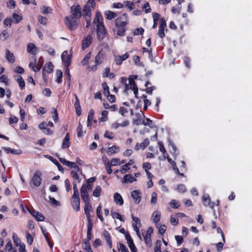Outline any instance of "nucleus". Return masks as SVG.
<instances>
[{"label":"nucleus","instance_id":"nucleus-10","mask_svg":"<svg viewBox=\"0 0 252 252\" xmlns=\"http://www.w3.org/2000/svg\"><path fill=\"white\" fill-rule=\"evenodd\" d=\"M62 62L64 63L65 66L68 67L71 63V57L68 55V52L64 51L61 55Z\"/></svg>","mask_w":252,"mask_h":252},{"label":"nucleus","instance_id":"nucleus-26","mask_svg":"<svg viewBox=\"0 0 252 252\" xmlns=\"http://www.w3.org/2000/svg\"><path fill=\"white\" fill-rule=\"evenodd\" d=\"M93 23L94 24H96L97 25H102L103 23V18L100 13L97 12L95 14V17Z\"/></svg>","mask_w":252,"mask_h":252},{"label":"nucleus","instance_id":"nucleus-18","mask_svg":"<svg viewBox=\"0 0 252 252\" xmlns=\"http://www.w3.org/2000/svg\"><path fill=\"white\" fill-rule=\"evenodd\" d=\"M114 202L118 205H122L124 204V200L121 194L118 192L114 194Z\"/></svg>","mask_w":252,"mask_h":252},{"label":"nucleus","instance_id":"nucleus-30","mask_svg":"<svg viewBox=\"0 0 252 252\" xmlns=\"http://www.w3.org/2000/svg\"><path fill=\"white\" fill-rule=\"evenodd\" d=\"M94 111L93 109H91L88 113L87 120V126L88 127L92 125V121L93 120Z\"/></svg>","mask_w":252,"mask_h":252},{"label":"nucleus","instance_id":"nucleus-56","mask_svg":"<svg viewBox=\"0 0 252 252\" xmlns=\"http://www.w3.org/2000/svg\"><path fill=\"white\" fill-rule=\"evenodd\" d=\"M151 196H152L151 199L150 201L151 203L155 204L156 203L157 201V197H158L157 194L156 192H152Z\"/></svg>","mask_w":252,"mask_h":252},{"label":"nucleus","instance_id":"nucleus-4","mask_svg":"<svg viewBox=\"0 0 252 252\" xmlns=\"http://www.w3.org/2000/svg\"><path fill=\"white\" fill-rule=\"evenodd\" d=\"M65 24L70 30L73 31L77 29L78 27V19L75 18L73 16H69L68 17H66L65 18Z\"/></svg>","mask_w":252,"mask_h":252},{"label":"nucleus","instance_id":"nucleus-36","mask_svg":"<svg viewBox=\"0 0 252 252\" xmlns=\"http://www.w3.org/2000/svg\"><path fill=\"white\" fill-rule=\"evenodd\" d=\"M57 79L56 81L58 83H61L62 82L63 72L61 70H57L56 71Z\"/></svg>","mask_w":252,"mask_h":252},{"label":"nucleus","instance_id":"nucleus-54","mask_svg":"<svg viewBox=\"0 0 252 252\" xmlns=\"http://www.w3.org/2000/svg\"><path fill=\"white\" fill-rule=\"evenodd\" d=\"M118 250L120 252H129L126 247L121 243L119 244Z\"/></svg>","mask_w":252,"mask_h":252},{"label":"nucleus","instance_id":"nucleus-42","mask_svg":"<svg viewBox=\"0 0 252 252\" xmlns=\"http://www.w3.org/2000/svg\"><path fill=\"white\" fill-rule=\"evenodd\" d=\"M26 238H27V243L30 245H31L33 241V237L27 231H26Z\"/></svg>","mask_w":252,"mask_h":252},{"label":"nucleus","instance_id":"nucleus-5","mask_svg":"<svg viewBox=\"0 0 252 252\" xmlns=\"http://www.w3.org/2000/svg\"><path fill=\"white\" fill-rule=\"evenodd\" d=\"M104 59V54L102 52V50L99 51L95 58V64L93 66H89V69L92 71H95L97 69V65L102 63Z\"/></svg>","mask_w":252,"mask_h":252},{"label":"nucleus","instance_id":"nucleus-35","mask_svg":"<svg viewBox=\"0 0 252 252\" xmlns=\"http://www.w3.org/2000/svg\"><path fill=\"white\" fill-rule=\"evenodd\" d=\"M44 66H46V72L48 73H51L53 71L54 66L51 62L48 63L47 64H46Z\"/></svg>","mask_w":252,"mask_h":252},{"label":"nucleus","instance_id":"nucleus-14","mask_svg":"<svg viewBox=\"0 0 252 252\" xmlns=\"http://www.w3.org/2000/svg\"><path fill=\"white\" fill-rule=\"evenodd\" d=\"M5 57L7 61L10 63H13L15 62V58L14 56V54L8 49L5 50Z\"/></svg>","mask_w":252,"mask_h":252},{"label":"nucleus","instance_id":"nucleus-47","mask_svg":"<svg viewBox=\"0 0 252 252\" xmlns=\"http://www.w3.org/2000/svg\"><path fill=\"white\" fill-rule=\"evenodd\" d=\"M41 12L44 14H47L50 13L52 10V9L50 7L44 6L41 8Z\"/></svg>","mask_w":252,"mask_h":252},{"label":"nucleus","instance_id":"nucleus-52","mask_svg":"<svg viewBox=\"0 0 252 252\" xmlns=\"http://www.w3.org/2000/svg\"><path fill=\"white\" fill-rule=\"evenodd\" d=\"M177 190L181 193H184L187 191L185 186L183 184H179L177 187Z\"/></svg>","mask_w":252,"mask_h":252},{"label":"nucleus","instance_id":"nucleus-51","mask_svg":"<svg viewBox=\"0 0 252 252\" xmlns=\"http://www.w3.org/2000/svg\"><path fill=\"white\" fill-rule=\"evenodd\" d=\"M44 63L43 59L42 57L39 58L37 65H36V69H37V71H38L40 70L43 64Z\"/></svg>","mask_w":252,"mask_h":252},{"label":"nucleus","instance_id":"nucleus-48","mask_svg":"<svg viewBox=\"0 0 252 252\" xmlns=\"http://www.w3.org/2000/svg\"><path fill=\"white\" fill-rule=\"evenodd\" d=\"M101 188L99 186H96L93 191V195L98 197L100 195Z\"/></svg>","mask_w":252,"mask_h":252},{"label":"nucleus","instance_id":"nucleus-45","mask_svg":"<svg viewBox=\"0 0 252 252\" xmlns=\"http://www.w3.org/2000/svg\"><path fill=\"white\" fill-rule=\"evenodd\" d=\"M102 87L103 89V93L105 95H107L110 94L109 87L106 82H104L102 84Z\"/></svg>","mask_w":252,"mask_h":252},{"label":"nucleus","instance_id":"nucleus-40","mask_svg":"<svg viewBox=\"0 0 252 252\" xmlns=\"http://www.w3.org/2000/svg\"><path fill=\"white\" fill-rule=\"evenodd\" d=\"M170 205L173 208L177 209L180 206V204L178 201L173 199L171 200Z\"/></svg>","mask_w":252,"mask_h":252},{"label":"nucleus","instance_id":"nucleus-2","mask_svg":"<svg viewBox=\"0 0 252 252\" xmlns=\"http://www.w3.org/2000/svg\"><path fill=\"white\" fill-rule=\"evenodd\" d=\"M95 6V0H89L83 7V16L85 18H86V17H91V11L94 8Z\"/></svg>","mask_w":252,"mask_h":252},{"label":"nucleus","instance_id":"nucleus-13","mask_svg":"<svg viewBox=\"0 0 252 252\" xmlns=\"http://www.w3.org/2000/svg\"><path fill=\"white\" fill-rule=\"evenodd\" d=\"M27 209L30 213V214L36 219L37 221H42L44 220L45 218L41 213L35 211H32L28 208H27Z\"/></svg>","mask_w":252,"mask_h":252},{"label":"nucleus","instance_id":"nucleus-1","mask_svg":"<svg viewBox=\"0 0 252 252\" xmlns=\"http://www.w3.org/2000/svg\"><path fill=\"white\" fill-rule=\"evenodd\" d=\"M128 18L126 13H124L122 16L118 17L115 20L116 27L117 30V34L123 36L126 30V26L128 24Z\"/></svg>","mask_w":252,"mask_h":252},{"label":"nucleus","instance_id":"nucleus-28","mask_svg":"<svg viewBox=\"0 0 252 252\" xmlns=\"http://www.w3.org/2000/svg\"><path fill=\"white\" fill-rule=\"evenodd\" d=\"M120 151L119 147L113 145L111 147L108 148L107 153L110 155L117 153Z\"/></svg>","mask_w":252,"mask_h":252},{"label":"nucleus","instance_id":"nucleus-33","mask_svg":"<svg viewBox=\"0 0 252 252\" xmlns=\"http://www.w3.org/2000/svg\"><path fill=\"white\" fill-rule=\"evenodd\" d=\"M202 202L204 206H208L211 202V198L208 194H205L202 196Z\"/></svg>","mask_w":252,"mask_h":252},{"label":"nucleus","instance_id":"nucleus-41","mask_svg":"<svg viewBox=\"0 0 252 252\" xmlns=\"http://www.w3.org/2000/svg\"><path fill=\"white\" fill-rule=\"evenodd\" d=\"M13 18L14 19V23L17 24L22 20V16L20 15L14 13L13 14Z\"/></svg>","mask_w":252,"mask_h":252},{"label":"nucleus","instance_id":"nucleus-62","mask_svg":"<svg viewBox=\"0 0 252 252\" xmlns=\"http://www.w3.org/2000/svg\"><path fill=\"white\" fill-rule=\"evenodd\" d=\"M18 119L14 116H12L9 118V123L10 125L16 124L18 122Z\"/></svg>","mask_w":252,"mask_h":252},{"label":"nucleus","instance_id":"nucleus-29","mask_svg":"<svg viewBox=\"0 0 252 252\" xmlns=\"http://www.w3.org/2000/svg\"><path fill=\"white\" fill-rule=\"evenodd\" d=\"M15 78L21 90H23L25 87V83L22 76L20 75H17L15 76Z\"/></svg>","mask_w":252,"mask_h":252},{"label":"nucleus","instance_id":"nucleus-46","mask_svg":"<svg viewBox=\"0 0 252 252\" xmlns=\"http://www.w3.org/2000/svg\"><path fill=\"white\" fill-rule=\"evenodd\" d=\"M112 216L114 219H117L122 221H124V220L123 219L122 216L116 212H111Z\"/></svg>","mask_w":252,"mask_h":252},{"label":"nucleus","instance_id":"nucleus-27","mask_svg":"<svg viewBox=\"0 0 252 252\" xmlns=\"http://www.w3.org/2000/svg\"><path fill=\"white\" fill-rule=\"evenodd\" d=\"M160 213L158 211H154L152 214V219L155 223H157L160 219Z\"/></svg>","mask_w":252,"mask_h":252},{"label":"nucleus","instance_id":"nucleus-9","mask_svg":"<svg viewBox=\"0 0 252 252\" xmlns=\"http://www.w3.org/2000/svg\"><path fill=\"white\" fill-rule=\"evenodd\" d=\"M42 181V179L39 174H34L31 182V186L33 187H39Z\"/></svg>","mask_w":252,"mask_h":252},{"label":"nucleus","instance_id":"nucleus-17","mask_svg":"<svg viewBox=\"0 0 252 252\" xmlns=\"http://www.w3.org/2000/svg\"><path fill=\"white\" fill-rule=\"evenodd\" d=\"M90 201L84 202L85 203V207H84V211L85 213L87 216V220H90L91 218V215L90 213V211H92V206L90 204Z\"/></svg>","mask_w":252,"mask_h":252},{"label":"nucleus","instance_id":"nucleus-60","mask_svg":"<svg viewBox=\"0 0 252 252\" xmlns=\"http://www.w3.org/2000/svg\"><path fill=\"white\" fill-rule=\"evenodd\" d=\"M111 164L112 166H116L118 165H121L120 159L117 158H112L111 161Z\"/></svg>","mask_w":252,"mask_h":252},{"label":"nucleus","instance_id":"nucleus-37","mask_svg":"<svg viewBox=\"0 0 252 252\" xmlns=\"http://www.w3.org/2000/svg\"><path fill=\"white\" fill-rule=\"evenodd\" d=\"M91 53L89 52L88 54H87L85 57L84 58L83 60L82 61V64L83 65H85L88 64L89 63V61L91 58Z\"/></svg>","mask_w":252,"mask_h":252},{"label":"nucleus","instance_id":"nucleus-57","mask_svg":"<svg viewBox=\"0 0 252 252\" xmlns=\"http://www.w3.org/2000/svg\"><path fill=\"white\" fill-rule=\"evenodd\" d=\"M181 2L179 1L178 4V8H176L174 7H173L171 8V11L173 13H180L181 8Z\"/></svg>","mask_w":252,"mask_h":252},{"label":"nucleus","instance_id":"nucleus-63","mask_svg":"<svg viewBox=\"0 0 252 252\" xmlns=\"http://www.w3.org/2000/svg\"><path fill=\"white\" fill-rule=\"evenodd\" d=\"M12 22V20L11 18H7L5 19L3 22V24L5 26H9L10 27Z\"/></svg>","mask_w":252,"mask_h":252},{"label":"nucleus","instance_id":"nucleus-31","mask_svg":"<svg viewBox=\"0 0 252 252\" xmlns=\"http://www.w3.org/2000/svg\"><path fill=\"white\" fill-rule=\"evenodd\" d=\"M137 78V75H133V76H129V77L128 78V81H129V85L130 86V89L131 90H133V89H134V88H137V85L135 83V82L134 80V78L136 79Z\"/></svg>","mask_w":252,"mask_h":252},{"label":"nucleus","instance_id":"nucleus-39","mask_svg":"<svg viewBox=\"0 0 252 252\" xmlns=\"http://www.w3.org/2000/svg\"><path fill=\"white\" fill-rule=\"evenodd\" d=\"M76 130L78 137H81L83 136V126L80 123H79Z\"/></svg>","mask_w":252,"mask_h":252},{"label":"nucleus","instance_id":"nucleus-58","mask_svg":"<svg viewBox=\"0 0 252 252\" xmlns=\"http://www.w3.org/2000/svg\"><path fill=\"white\" fill-rule=\"evenodd\" d=\"M104 136L105 138H108L109 139H112L114 137L113 133L112 132H111V131H109V130H106L105 131V134L104 135Z\"/></svg>","mask_w":252,"mask_h":252},{"label":"nucleus","instance_id":"nucleus-55","mask_svg":"<svg viewBox=\"0 0 252 252\" xmlns=\"http://www.w3.org/2000/svg\"><path fill=\"white\" fill-rule=\"evenodd\" d=\"M144 32V30L143 28H139L137 29H136L133 32V35H139L142 34L143 32Z\"/></svg>","mask_w":252,"mask_h":252},{"label":"nucleus","instance_id":"nucleus-32","mask_svg":"<svg viewBox=\"0 0 252 252\" xmlns=\"http://www.w3.org/2000/svg\"><path fill=\"white\" fill-rule=\"evenodd\" d=\"M136 119H133L132 124L134 125L138 126L142 124V118L140 113H136Z\"/></svg>","mask_w":252,"mask_h":252},{"label":"nucleus","instance_id":"nucleus-49","mask_svg":"<svg viewBox=\"0 0 252 252\" xmlns=\"http://www.w3.org/2000/svg\"><path fill=\"white\" fill-rule=\"evenodd\" d=\"M52 113L53 114L52 118L53 120L56 122L58 121V114L57 110L56 108H52Z\"/></svg>","mask_w":252,"mask_h":252},{"label":"nucleus","instance_id":"nucleus-64","mask_svg":"<svg viewBox=\"0 0 252 252\" xmlns=\"http://www.w3.org/2000/svg\"><path fill=\"white\" fill-rule=\"evenodd\" d=\"M140 144L141 148L144 149L147 146L149 145V141L148 139L146 138L144 140V141L142 143H141Z\"/></svg>","mask_w":252,"mask_h":252},{"label":"nucleus","instance_id":"nucleus-24","mask_svg":"<svg viewBox=\"0 0 252 252\" xmlns=\"http://www.w3.org/2000/svg\"><path fill=\"white\" fill-rule=\"evenodd\" d=\"M71 203L73 208L77 211L80 210V201L79 198H75L71 199Z\"/></svg>","mask_w":252,"mask_h":252},{"label":"nucleus","instance_id":"nucleus-11","mask_svg":"<svg viewBox=\"0 0 252 252\" xmlns=\"http://www.w3.org/2000/svg\"><path fill=\"white\" fill-rule=\"evenodd\" d=\"M81 196L84 202L90 201L89 194L87 190L86 185H83L81 189Z\"/></svg>","mask_w":252,"mask_h":252},{"label":"nucleus","instance_id":"nucleus-53","mask_svg":"<svg viewBox=\"0 0 252 252\" xmlns=\"http://www.w3.org/2000/svg\"><path fill=\"white\" fill-rule=\"evenodd\" d=\"M12 238L15 245L20 247V245H22L21 244L20 239L18 237V236L16 234H13Z\"/></svg>","mask_w":252,"mask_h":252},{"label":"nucleus","instance_id":"nucleus-61","mask_svg":"<svg viewBox=\"0 0 252 252\" xmlns=\"http://www.w3.org/2000/svg\"><path fill=\"white\" fill-rule=\"evenodd\" d=\"M38 19L39 23L44 25H46L47 19L46 17L39 16Z\"/></svg>","mask_w":252,"mask_h":252},{"label":"nucleus","instance_id":"nucleus-12","mask_svg":"<svg viewBox=\"0 0 252 252\" xmlns=\"http://www.w3.org/2000/svg\"><path fill=\"white\" fill-rule=\"evenodd\" d=\"M129 54L128 53H126L122 56H115V61L117 65H121L123 63L124 61H125L129 57Z\"/></svg>","mask_w":252,"mask_h":252},{"label":"nucleus","instance_id":"nucleus-38","mask_svg":"<svg viewBox=\"0 0 252 252\" xmlns=\"http://www.w3.org/2000/svg\"><path fill=\"white\" fill-rule=\"evenodd\" d=\"M161 246V242L160 240H157L154 247V252H161L160 247Z\"/></svg>","mask_w":252,"mask_h":252},{"label":"nucleus","instance_id":"nucleus-44","mask_svg":"<svg viewBox=\"0 0 252 252\" xmlns=\"http://www.w3.org/2000/svg\"><path fill=\"white\" fill-rule=\"evenodd\" d=\"M82 247L85 252L87 250L91 249L90 242L87 240H84L82 243Z\"/></svg>","mask_w":252,"mask_h":252},{"label":"nucleus","instance_id":"nucleus-22","mask_svg":"<svg viewBox=\"0 0 252 252\" xmlns=\"http://www.w3.org/2000/svg\"><path fill=\"white\" fill-rule=\"evenodd\" d=\"M69 138V134L68 133H67L65 136V137L63 140V143L62 144V148L63 149L68 148L70 146Z\"/></svg>","mask_w":252,"mask_h":252},{"label":"nucleus","instance_id":"nucleus-43","mask_svg":"<svg viewBox=\"0 0 252 252\" xmlns=\"http://www.w3.org/2000/svg\"><path fill=\"white\" fill-rule=\"evenodd\" d=\"M127 244L132 252H137V249L133 243V240H130V241H129L127 242Z\"/></svg>","mask_w":252,"mask_h":252},{"label":"nucleus","instance_id":"nucleus-7","mask_svg":"<svg viewBox=\"0 0 252 252\" xmlns=\"http://www.w3.org/2000/svg\"><path fill=\"white\" fill-rule=\"evenodd\" d=\"M71 11L72 15L74 17L77 19H79L81 16V8L80 5L76 6H72L71 7Z\"/></svg>","mask_w":252,"mask_h":252},{"label":"nucleus","instance_id":"nucleus-20","mask_svg":"<svg viewBox=\"0 0 252 252\" xmlns=\"http://www.w3.org/2000/svg\"><path fill=\"white\" fill-rule=\"evenodd\" d=\"M92 37L91 35H88L85 38H84L82 41V48L83 49L88 48L91 42H92Z\"/></svg>","mask_w":252,"mask_h":252},{"label":"nucleus","instance_id":"nucleus-21","mask_svg":"<svg viewBox=\"0 0 252 252\" xmlns=\"http://www.w3.org/2000/svg\"><path fill=\"white\" fill-rule=\"evenodd\" d=\"M103 234L109 247L111 248L112 247V242L110 233L107 231L104 230L103 231Z\"/></svg>","mask_w":252,"mask_h":252},{"label":"nucleus","instance_id":"nucleus-16","mask_svg":"<svg viewBox=\"0 0 252 252\" xmlns=\"http://www.w3.org/2000/svg\"><path fill=\"white\" fill-rule=\"evenodd\" d=\"M141 193L138 190H135L131 192V197L134 200L135 202L138 204L141 200Z\"/></svg>","mask_w":252,"mask_h":252},{"label":"nucleus","instance_id":"nucleus-3","mask_svg":"<svg viewBox=\"0 0 252 252\" xmlns=\"http://www.w3.org/2000/svg\"><path fill=\"white\" fill-rule=\"evenodd\" d=\"M153 232V229L150 227L148 228L147 231L142 230V234L144 237V240L146 245L151 247L152 246L151 234Z\"/></svg>","mask_w":252,"mask_h":252},{"label":"nucleus","instance_id":"nucleus-34","mask_svg":"<svg viewBox=\"0 0 252 252\" xmlns=\"http://www.w3.org/2000/svg\"><path fill=\"white\" fill-rule=\"evenodd\" d=\"M105 15L108 20H112L117 17V14L111 11H106L105 13Z\"/></svg>","mask_w":252,"mask_h":252},{"label":"nucleus","instance_id":"nucleus-25","mask_svg":"<svg viewBox=\"0 0 252 252\" xmlns=\"http://www.w3.org/2000/svg\"><path fill=\"white\" fill-rule=\"evenodd\" d=\"M2 148L7 154L10 153L13 155H18L22 153V151L20 150L12 149L9 147H3Z\"/></svg>","mask_w":252,"mask_h":252},{"label":"nucleus","instance_id":"nucleus-59","mask_svg":"<svg viewBox=\"0 0 252 252\" xmlns=\"http://www.w3.org/2000/svg\"><path fill=\"white\" fill-rule=\"evenodd\" d=\"M143 168L144 169L146 173H151L150 172L148 171V170L151 168V165L150 163H144L143 164Z\"/></svg>","mask_w":252,"mask_h":252},{"label":"nucleus","instance_id":"nucleus-50","mask_svg":"<svg viewBox=\"0 0 252 252\" xmlns=\"http://www.w3.org/2000/svg\"><path fill=\"white\" fill-rule=\"evenodd\" d=\"M108 111L106 110L102 112L101 118L100 119L101 122H106L108 120Z\"/></svg>","mask_w":252,"mask_h":252},{"label":"nucleus","instance_id":"nucleus-6","mask_svg":"<svg viewBox=\"0 0 252 252\" xmlns=\"http://www.w3.org/2000/svg\"><path fill=\"white\" fill-rule=\"evenodd\" d=\"M60 161L63 164L66 165L68 167L73 169L71 173H77V172H80V169L77 165L76 163L67 161L65 159L63 158H60Z\"/></svg>","mask_w":252,"mask_h":252},{"label":"nucleus","instance_id":"nucleus-8","mask_svg":"<svg viewBox=\"0 0 252 252\" xmlns=\"http://www.w3.org/2000/svg\"><path fill=\"white\" fill-rule=\"evenodd\" d=\"M139 174H126L122 180V182L124 184L131 183L136 181L135 177H137Z\"/></svg>","mask_w":252,"mask_h":252},{"label":"nucleus","instance_id":"nucleus-23","mask_svg":"<svg viewBox=\"0 0 252 252\" xmlns=\"http://www.w3.org/2000/svg\"><path fill=\"white\" fill-rule=\"evenodd\" d=\"M129 121L127 120H125L122 124H120V123H117V122H115V123H113L112 124L111 127L112 128L117 129V128H118L120 126H121V127H126V126H127L129 125Z\"/></svg>","mask_w":252,"mask_h":252},{"label":"nucleus","instance_id":"nucleus-19","mask_svg":"<svg viewBox=\"0 0 252 252\" xmlns=\"http://www.w3.org/2000/svg\"><path fill=\"white\" fill-rule=\"evenodd\" d=\"M37 51V48L33 43H29L27 46V52L32 55H35Z\"/></svg>","mask_w":252,"mask_h":252},{"label":"nucleus","instance_id":"nucleus-15","mask_svg":"<svg viewBox=\"0 0 252 252\" xmlns=\"http://www.w3.org/2000/svg\"><path fill=\"white\" fill-rule=\"evenodd\" d=\"M75 98V102L74 107L76 109V113L77 116H80L81 114V107L80 104L79 99L76 94H74Z\"/></svg>","mask_w":252,"mask_h":252}]
</instances>
